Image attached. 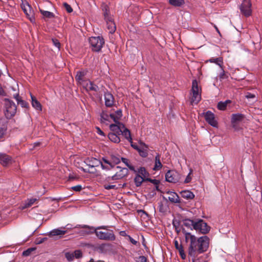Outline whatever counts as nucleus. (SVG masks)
I'll return each mask as SVG.
<instances>
[{
  "label": "nucleus",
  "mask_w": 262,
  "mask_h": 262,
  "mask_svg": "<svg viewBox=\"0 0 262 262\" xmlns=\"http://www.w3.org/2000/svg\"><path fill=\"white\" fill-rule=\"evenodd\" d=\"M186 242L188 244L187 253L190 258H198L199 255L206 252L209 247V238L204 235L200 237L183 229Z\"/></svg>",
  "instance_id": "1"
},
{
  "label": "nucleus",
  "mask_w": 262,
  "mask_h": 262,
  "mask_svg": "<svg viewBox=\"0 0 262 262\" xmlns=\"http://www.w3.org/2000/svg\"><path fill=\"white\" fill-rule=\"evenodd\" d=\"M82 228L90 229V231H85L87 234L95 233L97 237L103 241H114L116 239V236L113 230L108 229L106 226H100L97 227L90 226L89 225H79Z\"/></svg>",
  "instance_id": "2"
},
{
  "label": "nucleus",
  "mask_w": 262,
  "mask_h": 262,
  "mask_svg": "<svg viewBox=\"0 0 262 262\" xmlns=\"http://www.w3.org/2000/svg\"><path fill=\"white\" fill-rule=\"evenodd\" d=\"M5 115L7 119H10L15 116L17 106L15 103L8 98H4Z\"/></svg>",
  "instance_id": "3"
},
{
  "label": "nucleus",
  "mask_w": 262,
  "mask_h": 262,
  "mask_svg": "<svg viewBox=\"0 0 262 262\" xmlns=\"http://www.w3.org/2000/svg\"><path fill=\"white\" fill-rule=\"evenodd\" d=\"M90 47L93 52H100L103 47L105 41L102 36H92L89 38Z\"/></svg>",
  "instance_id": "4"
},
{
  "label": "nucleus",
  "mask_w": 262,
  "mask_h": 262,
  "mask_svg": "<svg viewBox=\"0 0 262 262\" xmlns=\"http://www.w3.org/2000/svg\"><path fill=\"white\" fill-rule=\"evenodd\" d=\"M192 96L191 97V103L192 104H198L201 99V94L199 92L198 83L196 80H193L192 82Z\"/></svg>",
  "instance_id": "5"
},
{
  "label": "nucleus",
  "mask_w": 262,
  "mask_h": 262,
  "mask_svg": "<svg viewBox=\"0 0 262 262\" xmlns=\"http://www.w3.org/2000/svg\"><path fill=\"white\" fill-rule=\"evenodd\" d=\"M181 174L174 170H168L165 174L166 181L172 183H176L181 180Z\"/></svg>",
  "instance_id": "6"
},
{
  "label": "nucleus",
  "mask_w": 262,
  "mask_h": 262,
  "mask_svg": "<svg viewBox=\"0 0 262 262\" xmlns=\"http://www.w3.org/2000/svg\"><path fill=\"white\" fill-rule=\"evenodd\" d=\"M210 227L203 220H196L194 224V229L203 234H206L210 231Z\"/></svg>",
  "instance_id": "7"
},
{
  "label": "nucleus",
  "mask_w": 262,
  "mask_h": 262,
  "mask_svg": "<svg viewBox=\"0 0 262 262\" xmlns=\"http://www.w3.org/2000/svg\"><path fill=\"white\" fill-rule=\"evenodd\" d=\"M251 3L249 0H243L239 9L241 13L246 17L250 16L252 14Z\"/></svg>",
  "instance_id": "8"
},
{
  "label": "nucleus",
  "mask_w": 262,
  "mask_h": 262,
  "mask_svg": "<svg viewBox=\"0 0 262 262\" xmlns=\"http://www.w3.org/2000/svg\"><path fill=\"white\" fill-rule=\"evenodd\" d=\"M21 8L26 14L27 18L31 21H35V17L33 11L31 9V6L27 2H23L21 4Z\"/></svg>",
  "instance_id": "9"
},
{
  "label": "nucleus",
  "mask_w": 262,
  "mask_h": 262,
  "mask_svg": "<svg viewBox=\"0 0 262 262\" xmlns=\"http://www.w3.org/2000/svg\"><path fill=\"white\" fill-rule=\"evenodd\" d=\"M206 121L211 126L217 127V122L215 119L214 115L211 112L208 111L205 114Z\"/></svg>",
  "instance_id": "10"
},
{
  "label": "nucleus",
  "mask_w": 262,
  "mask_h": 262,
  "mask_svg": "<svg viewBox=\"0 0 262 262\" xmlns=\"http://www.w3.org/2000/svg\"><path fill=\"white\" fill-rule=\"evenodd\" d=\"M105 105L106 107H111L114 106L115 98L114 96L110 92L107 91L104 93Z\"/></svg>",
  "instance_id": "11"
},
{
  "label": "nucleus",
  "mask_w": 262,
  "mask_h": 262,
  "mask_svg": "<svg viewBox=\"0 0 262 262\" xmlns=\"http://www.w3.org/2000/svg\"><path fill=\"white\" fill-rule=\"evenodd\" d=\"M88 73L86 70H81L77 72L76 75L75 76L76 80L80 84L83 85V83H85L86 81L85 76Z\"/></svg>",
  "instance_id": "12"
},
{
  "label": "nucleus",
  "mask_w": 262,
  "mask_h": 262,
  "mask_svg": "<svg viewBox=\"0 0 262 262\" xmlns=\"http://www.w3.org/2000/svg\"><path fill=\"white\" fill-rule=\"evenodd\" d=\"M128 174V169L126 168H121L119 171H118L115 174L111 177V180H117L121 179L127 176Z\"/></svg>",
  "instance_id": "13"
},
{
  "label": "nucleus",
  "mask_w": 262,
  "mask_h": 262,
  "mask_svg": "<svg viewBox=\"0 0 262 262\" xmlns=\"http://www.w3.org/2000/svg\"><path fill=\"white\" fill-rule=\"evenodd\" d=\"M124 125L121 122L115 123V124H111L110 125V129L113 132L118 135H120L122 129L124 128Z\"/></svg>",
  "instance_id": "14"
},
{
  "label": "nucleus",
  "mask_w": 262,
  "mask_h": 262,
  "mask_svg": "<svg viewBox=\"0 0 262 262\" xmlns=\"http://www.w3.org/2000/svg\"><path fill=\"white\" fill-rule=\"evenodd\" d=\"M83 86L87 91H90L97 92L99 89V87L96 84L90 80H88L85 83H83Z\"/></svg>",
  "instance_id": "15"
},
{
  "label": "nucleus",
  "mask_w": 262,
  "mask_h": 262,
  "mask_svg": "<svg viewBox=\"0 0 262 262\" xmlns=\"http://www.w3.org/2000/svg\"><path fill=\"white\" fill-rule=\"evenodd\" d=\"M12 162V158L3 153H0V163L4 166H7Z\"/></svg>",
  "instance_id": "16"
},
{
  "label": "nucleus",
  "mask_w": 262,
  "mask_h": 262,
  "mask_svg": "<svg viewBox=\"0 0 262 262\" xmlns=\"http://www.w3.org/2000/svg\"><path fill=\"white\" fill-rule=\"evenodd\" d=\"M84 163L88 167H95L100 165L101 161L96 158H92L85 159Z\"/></svg>",
  "instance_id": "17"
},
{
  "label": "nucleus",
  "mask_w": 262,
  "mask_h": 262,
  "mask_svg": "<svg viewBox=\"0 0 262 262\" xmlns=\"http://www.w3.org/2000/svg\"><path fill=\"white\" fill-rule=\"evenodd\" d=\"M167 193L168 195V199L171 203H181L180 198L177 193L172 191H168Z\"/></svg>",
  "instance_id": "18"
},
{
  "label": "nucleus",
  "mask_w": 262,
  "mask_h": 262,
  "mask_svg": "<svg viewBox=\"0 0 262 262\" xmlns=\"http://www.w3.org/2000/svg\"><path fill=\"white\" fill-rule=\"evenodd\" d=\"M106 23L107 28L110 33H113L116 29V25L114 23L113 17L111 19H105Z\"/></svg>",
  "instance_id": "19"
},
{
  "label": "nucleus",
  "mask_w": 262,
  "mask_h": 262,
  "mask_svg": "<svg viewBox=\"0 0 262 262\" xmlns=\"http://www.w3.org/2000/svg\"><path fill=\"white\" fill-rule=\"evenodd\" d=\"M31 98V103L32 106L36 110L41 111L42 107L40 103L36 99V97L30 94Z\"/></svg>",
  "instance_id": "20"
},
{
  "label": "nucleus",
  "mask_w": 262,
  "mask_h": 262,
  "mask_svg": "<svg viewBox=\"0 0 262 262\" xmlns=\"http://www.w3.org/2000/svg\"><path fill=\"white\" fill-rule=\"evenodd\" d=\"M245 118V116L242 114H233L231 116V123L242 122Z\"/></svg>",
  "instance_id": "21"
},
{
  "label": "nucleus",
  "mask_w": 262,
  "mask_h": 262,
  "mask_svg": "<svg viewBox=\"0 0 262 262\" xmlns=\"http://www.w3.org/2000/svg\"><path fill=\"white\" fill-rule=\"evenodd\" d=\"M13 98L16 99L18 104L20 105L22 107L28 108L29 107V103L22 100L18 93L14 95Z\"/></svg>",
  "instance_id": "22"
},
{
  "label": "nucleus",
  "mask_w": 262,
  "mask_h": 262,
  "mask_svg": "<svg viewBox=\"0 0 262 262\" xmlns=\"http://www.w3.org/2000/svg\"><path fill=\"white\" fill-rule=\"evenodd\" d=\"M181 196L186 200H192L194 198V194L190 190H183L180 192Z\"/></svg>",
  "instance_id": "23"
},
{
  "label": "nucleus",
  "mask_w": 262,
  "mask_h": 262,
  "mask_svg": "<svg viewBox=\"0 0 262 262\" xmlns=\"http://www.w3.org/2000/svg\"><path fill=\"white\" fill-rule=\"evenodd\" d=\"M140 144L142 146V147L140 148L139 150H138V152L141 157L145 158L148 155L147 151L146 150L147 146L142 142H140Z\"/></svg>",
  "instance_id": "24"
},
{
  "label": "nucleus",
  "mask_w": 262,
  "mask_h": 262,
  "mask_svg": "<svg viewBox=\"0 0 262 262\" xmlns=\"http://www.w3.org/2000/svg\"><path fill=\"white\" fill-rule=\"evenodd\" d=\"M102 10L105 19H111L112 17L110 15L109 7L107 5L103 4L102 5Z\"/></svg>",
  "instance_id": "25"
},
{
  "label": "nucleus",
  "mask_w": 262,
  "mask_h": 262,
  "mask_svg": "<svg viewBox=\"0 0 262 262\" xmlns=\"http://www.w3.org/2000/svg\"><path fill=\"white\" fill-rule=\"evenodd\" d=\"M121 131L122 132L120 133V135H122L127 140H128L129 142H131L132 140V138L129 130L127 129L124 125V128L122 129Z\"/></svg>",
  "instance_id": "26"
},
{
  "label": "nucleus",
  "mask_w": 262,
  "mask_h": 262,
  "mask_svg": "<svg viewBox=\"0 0 262 262\" xmlns=\"http://www.w3.org/2000/svg\"><path fill=\"white\" fill-rule=\"evenodd\" d=\"M66 233H67L66 230H62L60 229H55L49 232V235L51 237L58 235L61 236L65 234Z\"/></svg>",
  "instance_id": "27"
},
{
  "label": "nucleus",
  "mask_w": 262,
  "mask_h": 262,
  "mask_svg": "<svg viewBox=\"0 0 262 262\" xmlns=\"http://www.w3.org/2000/svg\"><path fill=\"white\" fill-rule=\"evenodd\" d=\"M162 167V164L160 161V155L158 154L155 157V163L153 169L155 171L160 170Z\"/></svg>",
  "instance_id": "28"
},
{
  "label": "nucleus",
  "mask_w": 262,
  "mask_h": 262,
  "mask_svg": "<svg viewBox=\"0 0 262 262\" xmlns=\"http://www.w3.org/2000/svg\"><path fill=\"white\" fill-rule=\"evenodd\" d=\"M231 101L227 100L225 101H220L217 105V108L221 111H225L227 108V105L231 103Z\"/></svg>",
  "instance_id": "29"
},
{
  "label": "nucleus",
  "mask_w": 262,
  "mask_h": 262,
  "mask_svg": "<svg viewBox=\"0 0 262 262\" xmlns=\"http://www.w3.org/2000/svg\"><path fill=\"white\" fill-rule=\"evenodd\" d=\"M208 61L216 64L217 65L220 66V67L221 68L222 70H223V60L222 57H218V58L212 57L209 59Z\"/></svg>",
  "instance_id": "30"
},
{
  "label": "nucleus",
  "mask_w": 262,
  "mask_h": 262,
  "mask_svg": "<svg viewBox=\"0 0 262 262\" xmlns=\"http://www.w3.org/2000/svg\"><path fill=\"white\" fill-rule=\"evenodd\" d=\"M196 220H190L189 219H185L183 221L184 225L188 228H190L191 229H194V224Z\"/></svg>",
  "instance_id": "31"
},
{
  "label": "nucleus",
  "mask_w": 262,
  "mask_h": 262,
  "mask_svg": "<svg viewBox=\"0 0 262 262\" xmlns=\"http://www.w3.org/2000/svg\"><path fill=\"white\" fill-rule=\"evenodd\" d=\"M119 135L116 133H110L108 134V137L111 141L114 143H119L120 141Z\"/></svg>",
  "instance_id": "32"
},
{
  "label": "nucleus",
  "mask_w": 262,
  "mask_h": 262,
  "mask_svg": "<svg viewBox=\"0 0 262 262\" xmlns=\"http://www.w3.org/2000/svg\"><path fill=\"white\" fill-rule=\"evenodd\" d=\"M145 178L142 177L139 174H137L135 179H134V182L135 183V185L137 187H139L141 185L142 182L143 181H145Z\"/></svg>",
  "instance_id": "33"
},
{
  "label": "nucleus",
  "mask_w": 262,
  "mask_h": 262,
  "mask_svg": "<svg viewBox=\"0 0 262 262\" xmlns=\"http://www.w3.org/2000/svg\"><path fill=\"white\" fill-rule=\"evenodd\" d=\"M168 2L174 7H181L185 4L184 0H169Z\"/></svg>",
  "instance_id": "34"
},
{
  "label": "nucleus",
  "mask_w": 262,
  "mask_h": 262,
  "mask_svg": "<svg viewBox=\"0 0 262 262\" xmlns=\"http://www.w3.org/2000/svg\"><path fill=\"white\" fill-rule=\"evenodd\" d=\"M121 161L130 170L134 171V172H137V170L135 169L134 166L130 164V161L128 159L125 158H121Z\"/></svg>",
  "instance_id": "35"
},
{
  "label": "nucleus",
  "mask_w": 262,
  "mask_h": 262,
  "mask_svg": "<svg viewBox=\"0 0 262 262\" xmlns=\"http://www.w3.org/2000/svg\"><path fill=\"white\" fill-rule=\"evenodd\" d=\"M39 11L45 18H52L55 17L54 14L52 12L45 11L40 9H39Z\"/></svg>",
  "instance_id": "36"
},
{
  "label": "nucleus",
  "mask_w": 262,
  "mask_h": 262,
  "mask_svg": "<svg viewBox=\"0 0 262 262\" xmlns=\"http://www.w3.org/2000/svg\"><path fill=\"white\" fill-rule=\"evenodd\" d=\"M138 172L137 174H140L144 178H146L149 176V173L147 171L145 168L143 167H140L136 173Z\"/></svg>",
  "instance_id": "37"
},
{
  "label": "nucleus",
  "mask_w": 262,
  "mask_h": 262,
  "mask_svg": "<svg viewBox=\"0 0 262 262\" xmlns=\"http://www.w3.org/2000/svg\"><path fill=\"white\" fill-rule=\"evenodd\" d=\"M81 169L84 172H88L90 173L94 174L96 172V169L95 167H88L83 168L81 167Z\"/></svg>",
  "instance_id": "38"
},
{
  "label": "nucleus",
  "mask_w": 262,
  "mask_h": 262,
  "mask_svg": "<svg viewBox=\"0 0 262 262\" xmlns=\"http://www.w3.org/2000/svg\"><path fill=\"white\" fill-rule=\"evenodd\" d=\"M100 117L102 122L108 121L110 118V115H108L105 111H103L100 114Z\"/></svg>",
  "instance_id": "39"
},
{
  "label": "nucleus",
  "mask_w": 262,
  "mask_h": 262,
  "mask_svg": "<svg viewBox=\"0 0 262 262\" xmlns=\"http://www.w3.org/2000/svg\"><path fill=\"white\" fill-rule=\"evenodd\" d=\"M36 201V199L32 198L28 200L27 202L25 204V206L23 208H26L31 206Z\"/></svg>",
  "instance_id": "40"
},
{
  "label": "nucleus",
  "mask_w": 262,
  "mask_h": 262,
  "mask_svg": "<svg viewBox=\"0 0 262 262\" xmlns=\"http://www.w3.org/2000/svg\"><path fill=\"white\" fill-rule=\"evenodd\" d=\"M65 257L69 261H72L74 260V253L66 252L65 253Z\"/></svg>",
  "instance_id": "41"
},
{
  "label": "nucleus",
  "mask_w": 262,
  "mask_h": 262,
  "mask_svg": "<svg viewBox=\"0 0 262 262\" xmlns=\"http://www.w3.org/2000/svg\"><path fill=\"white\" fill-rule=\"evenodd\" d=\"M73 253H74V257L78 259L82 256V252L80 250H75Z\"/></svg>",
  "instance_id": "42"
},
{
  "label": "nucleus",
  "mask_w": 262,
  "mask_h": 262,
  "mask_svg": "<svg viewBox=\"0 0 262 262\" xmlns=\"http://www.w3.org/2000/svg\"><path fill=\"white\" fill-rule=\"evenodd\" d=\"M111 161L113 164H114V165L120 162V160L119 158L115 156H111Z\"/></svg>",
  "instance_id": "43"
},
{
  "label": "nucleus",
  "mask_w": 262,
  "mask_h": 262,
  "mask_svg": "<svg viewBox=\"0 0 262 262\" xmlns=\"http://www.w3.org/2000/svg\"><path fill=\"white\" fill-rule=\"evenodd\" d=\"M35 249L33 248H29L23 252V255L25 256H28L30 255L31 254V253H32V252H33L34 250H35Z\"/></svg>",
  "instance_id": "44"
},
{
  "label": "nucleus",
  "mask_w": 262,
  "mask_h": 262,
  "mask_svg": "<svg viewBox=\"0 0 262 262\" xmlns=\"http://www.w3.org/2000/svg\"><path fill=\"white\" fill-rule=\"evenodd\" d=\"M145 181H148L150 182V183H152L155 185H157L158 184H159L160 181L156 179H151L150 178H146L145 179Z\"/></svg>",
  "instance_id": "45"
},
{
  "label": "nucleus",
  "mask_w": 262,
  "mask_h": 262,
  "mask_svg": "<svg viewBox=\"0 0 262 262\" xmlns=\"http://www.w3.org/2000/svg\"><path fill=\"white\" fill-rule=\"evenodd\" d=\"M179 252V254L182 259H185L186 258V255L185 253L183 247L180 248V250H178Z\"/></svg>",
  "instance_id": "46"
},
{
  "label": "nucleus",
  "mask_w": 262,
  "mask_h": 262,
  "mask_svg": "<svg viewBox=\"0 0 262 262\" xmlns=\"http://www.w3.org/2000/svg\"><path fill=\"white\" fill-rule=\"evenodd\" d=\"M82 189V187L81 185H77L76 186H72L71 189L73 191L79 192Z\"/></svg>",
  "instance_id": "47"
},
{
  "label": "nucleus",
  "mask_w": 262,
  "mask_h": 262,
  "mask_svg": "<svg viewBox=\"0 0 262 262\" xmlns=\"http://www.w3.org/2000/svg\"><path fill=\"white\" fill-rule=\"evenodd\" d=\"M192 170L190 169L189 173H188V174L187 175V176L186 177V178L184 181L185 183H188L190 182L191 179H192L191 177V174H192Z\"/></svg>",
  "instance_id": "48"
},
{
  "label": "nucleus",
  "mask_w": 262,
  "mask_h": 262,
  "mask_svg": "<svg viewBox=\"0 0 262 262\" xmlns=\"http://www.w3.org/2000/svg\"><path fill=\"white\" fill-rule=\"evenodd\" d=\"M63 6L68 13H71L73 11V9L71 7V6L67 3H64L63 4Z\"/></svg>",
  "instance_id": "49"
},
{
  "label": "nucleus",
  "mask_w": 262,
  "mask_h": 262,
  "mask_svg": "<svg viewBox=\"0 0 262 262\" xmlns=\"http://www.w3.org/2000/svg\"><path fill=\"white\" fill-rule=\"evenodd\" d=\"M102 161L104 163L108 164L110 168H112L114 167V164H113L112 161H110L105 158H103Z\"/></svg>",
  "instance_id": "50"
},
{
  "label": "nucleus",
  "mask_w": 262,
  "mask_h": 262,
  "mask_svg": "<svg viewBox=\"0 0 262 262\" xmlns=\"http://www.w3.org/2000/svg\"><path fill=\"white\" fill-rule=\"evenodd\" d=\"M52 42L53 45L57 47L58 49H60V43L59 41V40L57 39H52Z\"/></svg>",
  "instance_id": "51"
},
{
  "label": "nucleus",
  "mask_w": 262,
  "mask_h": 262,
  "mask_svg": "<svg viewBox=\"0 0 262 262\" xmlns=\"http://www.w3.org/2000/svg\"><path fill=\"white\" fill-rule=\"evenodd\" d=\"M110 117L115 122V123L120 122L119 119L116 117L115 114H110Z\"/></svg>",
  "instance_id": "52"
},
{
  "label": "nucleus",
  "mask_w": 262,
  "mask_h": 262,
  "mask_svg": "<svg viewBox=\"0 0 262 262\" xmlns=\"http://www.w3.org/2000/svg\"><path fill=\"white\" fill-rule=\"evenodd\" d=\"M115 115L118 118V119L120 120V119L122 116V112L121 110H118L117 111L115 112Z\"/></svg>",
  "instance_id": "53"
},
{
  "label": "nucleus",
  "mask_w": 262,
  "mask_h": 262,
  "mask_svg": "<svg viewBox=\"0 0 262 262\" xmlns=\"http://www.w3.org/2000/svg\"><path fill=\"white\" fill-rule=\"evenodd\" d=\"M174 246L177 250H179L183 247L182 244H180L177 241H174Z\"/></svg>",
  "instance_id": "54"
},
{
  "label": "nucleus",
  "mask_w": 262,
  "mask_h": 262,
  "mask_svg": "<svg viewBox=\"0 0 262 262\" xmlns=\"http://www.w3.org/2000/svg\"><path fill=\"white\" fill-rule=\"evenodd\" d=\"M104 187L105 189L110 190V189L115 188L116 185L105 184V185H104Z\"/></svg>",
  "instance_id": "55"
},
{
  "label": "nucleus",
  "mask_w": 262,
  "mask_h": 262,
  "mask_svg": "<svg viewBox=\"0 0 262 262\" xmlns=\"http://www.w3.org/2000/svg\"><path fill=\"white\" fill-rule=\"evenodd\" d=\"M137 262H147V258L144 256H140L138 258Z\"/></svg>",
  "instance_id": "56"
},
{
  "label": "nucleus",
  "mask_w": 262,
  "mask_h": 262,
  "mask_svg": "<svg viewBox=\"0 0 262 262\" xmlns=\"http://www.w3.org/2000/svg\"><path fill=\"white\" fill-rule=\"evenodd\" d=\"M222 70V72L220 74V79H224L227 78L228 76L225 74L224 69H223V70Z\"/></svg>",
  "instance_id": "57"
},
{
  "label": "nucleus",
  "mask_w": 262,
  "mask_h": 262,
  "mask_svg": "<svg viewBox=\"0 0 262 262\" xmlns=\"http://www.w3.org/2000/svg\"><path fill=\"white\" fill-rule=\"evenodd\" d=\"M128 238L129 240V241L134 245H136L138 243V242L137 241H136L135 239H134V238H133L130 236H128Z\"/></svg>",
  "instance_id": "58"
},
{
  "label": "nucleus",
  "mask_w": 262,
  "mask_h": 262,
  "mask_svg": "<svg viewBox=\"0 0 262 262\" xmlns=\"http://www.w3.org/2000/svg\"><path fill=\"white\" fill-rule=\"evenodd\" d=\"M6 129L4 128L0 127V139L3 138L5 134Z\"/></svg>",
  "instance_id": "59"
},
{
  "label": "nucleus",
  "mask_w": 262,
  "mask_h": 262,
  "mask_svg": "<svg viewBox=\"0 0 262 262\" xmlns=\"http://www.w3.org/2000/svg\"><path fill=\"white\" fill-rule=\"evenodd\" d=\"M129 142L130 143L131 146L133 148H134V149H136L138 151V150H139L140 147H139L137 144H136L135 143H134L133 142L132 140L131 141V142Z\"/></svg>",
  "instance_id": "60"
},
{
  "label": "nucleus",
  "mask_w": 262,
  "mask_h": 262,
  "mask_svg": "<svg viewBox=\"0 0 262 262\" xmlns=\"http://www.w3.org/2000/svg\"><path fill=\"white\" fill-rule=\"evenodd\" d=\"M6 93L5 92V91H4V90L3 89L2 85L0 84V96H6Z\"/></svg>",
  "instance_id": "61"
},
{
  "label": "nucleus",
  "mask_w": 262,
  "mask_h": 262,
  "mask_svg": "<svg viewBox=\"0 0 262 262\" xmlns=\"http://www.w3.org/2000/svg\"><path fill=\"white\" fill-rule=\"evenodd\" d=\"M47 239V238H46V237L39 238L37 239V244H39L42 243L43 242H44Z\"/></svg>",
  "instance_id": "62"
},
{
  "label": "nucleus",
  "mask_w": 262,
  "mask_h": 262,
  "mask_svg": "<svg viewBox=\"0 0 262 262\" xmlns=\"http://www.w3.org/2000/svg\"><path fill=\"white\" fill-rule=\"evenodd\" d=\"M246 98L249 99V98H254L255 97V96L254 94L248 93L246 96Z\"/></svg>",
  "instance_id": "63"
},
{
  "label": "nucleus",
  "mask_w": 262,
  "mask_h": 262,
  "mask_svg": "<svg viewBox=\"0 0 262 262\" xmlns=\"http://www.w3.org/2000/svg\"><path fill=\"white\" fill-rule=\"evenodd\" d=\"M96 129L97 130V133L100 135H102V136H104V133L100 129V128L97 127H96Z\"/></svg>",
  "instance_id": "64"
}]
</instances>
